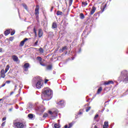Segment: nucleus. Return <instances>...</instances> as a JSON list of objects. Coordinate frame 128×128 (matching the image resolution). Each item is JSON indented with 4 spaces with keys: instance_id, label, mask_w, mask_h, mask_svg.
Instances as JSON below:
<instances>
[{
    "instance_id": "1",
    "label": "nucleus",
    "mask_w": 128,
    "mask_h": 128,
    "mask_svg": "<svg viewBox=\"0 0 128 128\" xmlns=\"http://www.w3.org/2000/svg\"><path fill=\"white\" fill-rule=\"evenodd\" d=\"M42 80L40 79V76L34 77L32 80V86L34 88H41L42 86Z\"/></svg>"
},
{
    "instance_id": "2",
    "label": "nucleus",
    "mask_w": 128,
    "mask_h": 128,
    "mask_svg": "<svg viewBox=\"0 0 128 128\" xmlns=\"http://www.w3.org/2000/svg\"><path fill=\"white\" fill-rule=\"evenodd\" d=\"M119 82H128V71L124 70L121 72L120 76L118 78Z\"/></svg>"
},
{
    "instance_id": "3",
    "label": "nucleus",
    "mask_w": 128,
    "mask_h": 128,
    "mask_svg": "<svg viewBox=\"0 0 128 128\" xmlns=\"http://www.w3.org/2000/svg\"><path fill=\"white\" fill-rule=\"evenodd\" d=\"M43 94L44 96H48V98H46L44 100H50L52 98V91L50 88H45L44 90Z\"/></svg>"
},
{
    "instance_id": "4",
    "label": "nucleus",
    "mask_w": 128,
    "mask_h": 128,
    "mask_svg": "<svg viewBox=\"0 0 128 128\" xmlns=\"http://www.w3.org/2000/svg\"><path fill=\"white\" fill-rule=\"evenodd\" d=\"M44 107L42 105L40 106H36L35 108V110L38 112V114H42L44 112Z\"/></svg>"
},
{
    "instance_id": "5",
    "label": "nucleus",
    "mask_w": 128,
    "mask_h": 128,
    "mask_svg": "<svg viewBox=\"0 0 128 128\" xmlns=\"http://www.w3.org/2000/svg\"><path fill=\"white\" fill-rule=\"evenodd\" d=\"M14 126L16 128H26V126L22 122H15L14 124Z\"/></svg>"
},
{
    "instance_id": "6",
    "label": "nucleus",
    "mask_w": 128,
    "mask_h": 128,
    "mask_svg": "<svg viewBox=\"0 0 128 128\" xmlns=\"http://www.w3.org/2000/svg\"><path fill=\"white\" fill-rule=\"evenodd\" d=\"M58 110L56 109L54 111H49V114H51V116H52V118H56V116H58Z\"/></svg>"
},
{
    "instance_id": "7",
    "label": "nucleus",
    "mask_w": 128,
    "mask_h": 128,
    "mask_svg": "<svg viewBox=\"0 0 128 128\" xmlns=\"http://www.w3.org/2000/svg\"><path fill=\"white\" fill-rule=\"evenodd\" d=\"M28 68H30V64L26 63L24 64V70L25 72H28Z\"/></svg>"
},
{
    "instance_id": "8",
    "label": "nucleus",
    "mask_w": 128,
    "mask_h": 128,
    "mask_svg": "<svg viewBox=\"0 0 128 128\" xmlns=\"http://www.w3.org/2000/svg\"><path fill=\"white\" fill-rule=\"evenodd\" d=\"M35 14H40V6L36 5L35 9Z\"/></svg>"
},
{
    "instance_id": "9",
    "label": "nucleus",
    "mask_w": 128,
    "mask_h": 128,
    "mask_svg": "<svg viewBox=\"0 0 128 128\" xmlns=\"http://www.w3.org/2000/svg\"><path fill=\"white\" fill-rule=\"evenodd\" d=\"M104 86H108V84H114V81H106L104 83Z\"/></svg>"
},
{
    "instance_id": "10",
    "label": "nucleus",
    "mask_w": 128,
    "mask_h": 128,
    "mask_svg": "<svg viewBox=\"0 0 128 128\" xmlns=\"http://www.w3.org/2000/svg\"><path fill=\"white\" fill-rule=\"evenodd\" d=\"M58 104L61 108L64 106V100L60 101Z\"/></svg>"
},
{
    "instance_id": "11",
    "label": "nucleus",
    "mask_w": 128,
    "mask_h": 128,
    "mask_svg": "<svg viewBox=\"0 0 128 128\" xmlns=\"http://www.w3.org/2000/svg\"><path fill=\"white\" fill-rule=\"evenodd\" d=\"M38 34L39 38H42V34H44V33L42 32V28L38 29Z\"/></svg>"
},
{
    "instance_id": "12",
    "label": "nucleus",
    "mask_w": 128,
    "mask_h": 128,
    "mask_svg": "<svg viewBox=\"0 0 128 128\" xmlns=\"http://www.w3.org/2000/svg\"><path fill=\"white\" fill-rule=\"evenodd\" d=\"M28 40V38H26L25 39H24V40L22 41L20 44V46H24V42H26Z\"/></svg>"
},
{
    "instance_id": "13",
    "label": "nucleus",
    "mask_w": 128,
    "mask_h": 128,
    "mask_svg": "<svg viewBox=\"0 0 128 128\" xmlns=\"http://www.w3.org/2000/svg\"><path fill=\"white\" fill-rule=\"evenodd\" d=\"M0 77L2 78H6V74H5V72H4V70H2L0 72Z\"/></svg>"
},
{
    "instance_id": "14",
    "label": "nucleus",
    "mask_w": 128,
    "mask_h": 128,
    "mask_svg": "<svg viewBox=\"0 0 128 128\" xmlns=\"http://www.w3.org/2000/svg\"><path fill=\"white\" fill-rule=\"evenodd\" d=\"M12 58L14 62H18V58L16 56H15V55L12 56Z\"/></svg>"
},
{
    "instance_id": "15",
    "label": "nucleus",
    "mask_w": 128,
    "mask_h": 128,
    "mask_svg": "<svg viewBox=\"0 0 128 128\" xmlns=\"http://www.w3.org/2000/svg\"><path fill=\"white\" fill-rule=\"evenodd\" d=\"M37 60H39L40 64L41 66H44V64H42V58H40V56H38V57H37Z\"/></svg>"
},
{
    "instance_id": "16",
    "label": "nucleus",
    "mask_w": 128,
    "mask_h": 128,
    "mask_svg": "<svg viewBox=\"0 0 128 128\" xmlns=\"http://www.w3.org/2000/svg\"><path fill=\"white\" fill-rule=\"evenodd\" d=\"M96 10V7L93 6L92 8V10L90 12V14L92 16V15L93 14H94Z\"/></svg>"
},
{
    "instance_id": "17",
    "label": "nucleus",
    "mask_w": 128,
    "mask_h": 128,
    "mask_svg": "<svg viewBox=\"0 0 128 128\" xmlns=\"http://www.w3.org/2000/svg\"><path fill=\"white\" fill-rule=\"evenodd\" d=\"M10 30H12V29L10 30H7L4 32V34L5 36H8V34H10Z\"/></svg>"
},
{
    "instance_id": "18",
    "label": "nucleus",
    "mask_w": 128,
    "mask_h": 128,
    "mask_svg": "<svg viewBox=\"0 0 128 128\" xmlns=\"http://www.w3.org/2000/svg\"><path fill=\"white\" fill-rule=\"evenodd\" d=\"M58 28V25L56 24V22H53L52 24V28Z\"/></svg>"
},
{
    "instance_id": "19",
    "label": "nucleus",
    "mask_w": 128,
    "mask_h": 128,
    "mask_svg": "<svg viewBox=\"0 0 128 128\" xmlns=\"http://www.w3.org/2000/svg\"><path fill=\"white\" fill-rule=\"evenodd\" d=\"M8 70H10V66L8 65L6 66V68H5V70H4L5 74H6V72H8Z\"/></svg>"
},
{
    "instance_id": "20",
    "label": "nucleus",
    "mask_w": 128,
    "mask_h": 128,
    "mask_svg": "<svg viewBox=\"0 0 128 128\" xmlns=\"http://www.w3.org/2000/svg\"><path fill=\"white\" fill-rule=\"evenodd\" d=\"M68 48L66 47V46H65L64 47H63L62 49H60V52H64V50H67Z\"/></svg>"
},
{
    "instance_id": "21",
    "label": "nucleus",
    "mask_w": 128,
    "mask_h": 128,
    "mask_svg": "<svg viewBox=\"0 0 128 128\" xmlns=\"http://www.w3.org/2000/svg\"><path fill=\"white\" fill-rule=\"evenodd\" d=\"M102 87L99 88L97 91L98 94H100V92H102Z\"/></svg>"
},
{
    "instance_id": "22",
    "label": "nucleus",
    "mask_w": 128,
    "mask_h": 128,
    "mask_svg": "<svg viewBox=\"0 0 128 128\" xmlns=\"http://www.w3.org/2000/svg\"><path fill=\"white\" fill-rule=\"evenodd\" d=\"M80 18L81 20H84V14L81 13L80 15Z\"/></svg>"
},
{
    "instance_id": "23",
    "label": "nucleus",
    "mask_w": 128,
    "mask_h": 128,
    "mask_svg": "<svg viewBox=\"0 0 128 128\" xmlns=\"http://www.w3.org/2000/svg\"><path fill=\"white\" fill-rule=\"evenodd\" d=\"M52 68V65H49L47 66L46 70H50Z\"/></svg>"
},
{
    "instance_id": "24",
    "label": "nucleus",
    "mask_w": 128,
    "mask_h": 128,
    "mask_svg": "<svg viewBox=\"0 0 128 128\" xmlns=\"http://www.w3.org/2000/svg\"><path fill=\"white\" fill-rule=\"evenodd\" d=\"M28 117L29 118L32 119L34 118V114H28Z\"/></svg>"
},
{
    "instance_id": "25",
    "label": "nucleus",
    "mask_w": 128,
    "mask_h": 128,
    "mask_svg": "<svg viewBox=\"0 0 128 128\" xmlns=\"http://www.w3.org/2000/svg\"><path fill=\"white\" fill-rule=\"evenodd\" d=\"M56 14L57 16H62V12L60 10H58L57 11Z\"/></svg>"
},
{
    "instance_id": "26",
    "label": "nucleus",
    "mask_w": 128,
    "mask_h": 128,
    "mask_svg": "<svg viewBox=\"0 0 128 128\" xmlns=\"http://www.w3.org/2000/svg\"><path fill=\"white\" fill-rule=\"evenodd\" d=\"M34 32L35 34V36H38V34H36V27L34 28Z\"/></svg>"
},
{
    "instance_id": "27",
    "label": "nucleus",
    "mask_w": 128,
    "mask_h": 128,
    "mask_svg": "<svg viewBox=\"0 0 128 128\" xmlns=\"http://www.w3.org/2000/svg\"><path fill=\"white\" fill-rule=\"evenodd\" d=\"M54 128H60V124H55L54 125Z\"/></svg>"
},
{
    "instance_id": "28",
    "label": "nucleus",
    "mask_w": 128,
    "mask_h": 128,
    "mask_svg": "<svg viewBox=\"0 0 128 128\" xmlns=\"http://www.w3.org/2000/svg\"><path fill=\"white\" fill-rule=\"evenodd\" d=\"M22 6L25 8V10H28V6H26V4H22Z\"/></svg>"
},
{
    "instance_id": "29",
    "label": "nucleus",
    "mask_w": 128,
    "mask_h": 128,
    "mask_svg": "<svg viewBox=\"0 0 128 128\" xmlns=\"http://www.w3.org/2000/svg\"><path fill=\"white\" fill-rule=\"evenodd\" d=\"M16 34V30H13L12 32H11L10 34L11 36H14Z\"/></svg>"
},
{
    "instance_id": "30",
    "label": "nucleus",
    "mask_w": 128,
    "mask_h": 128,
    "mask_svg": "<svg viewBox=\"0 0 128 128\" xmlns=\"http://www.w3.org/2000/svg\"><path fill=\"white\" fill-rule=\"evenodd\" d=\"M39 52H40L42 54L44 53V49H42V48H40Z\"/></svg>"
},
{
    "instance_id": "31",
    "label": "nucleus",
    "mask_w": 128,
    "mask_h": 128,
    "mask_svg": "<svg viewBox=\"0 0 128 128\" xmlns=\"http://www.w3.org/2000/svg\"><path fill=\"white\" fill-rule=\"evenodd\" d=\"M82 4H83L84 6H88V2H82Z\"/></svg>"
},
{
    "instance_id": "32",
    "label": "nucleus",
    "mask_w": 128,
    "mask_h": 128,
    "mask_svg": "<svg viewBox=\"0 0 128 128\" xmlns=\"http://www.w3.org/2000/svg\"><path fill=\"white\" fill-rule=\"evenodd\" d=\"M90 108H91L90 106H89V107L87 108L86 109V112H88L90 110Z\"/></svg>"
},
{
    "instance_id": "33",
    "label": "nucleus",
    "mask_w": 128,
    "mask_h": 128,
    "mask_svg": "<svg viewBox=\"0 0 128 128\" xmlns=\"http://www.w3.org/2000/svg\"><path fill=\"white\" fill-rule=\"evenodd\" d=\"M104 126H108V121H106L104 122Z\"/></svg>"
},
{
    "instance_id": "34",
    "label": "nucleus",
    "mask_w": 128,
    "mask_h": 128,
    "mask_svg": "<svg viewBox=\"0 0 128 128\" xmlns=\"http://www.w3.org/2000/svg\"><path fill=\"white\" fill-rule=\"evenodd\" d=\"M48 114L45 113V114H44L43 115V118H48Z\"/></svg>"
},
{
    "instance_id": "35",
    "label": "nucleus",
    "mask_w": 128,
    "mask_h": 128,
    "mask_svg": "<svg viewBox=\"0 0 128 128\" xmlns=\"http://www.w3.org/2000/svg\"><path fill=\"white\" fill-rule=\"evenodd\" d=\"M98 118V114H96L94 118V120H96V118Z\"/></svg>"
},
{
    "instance_id": "36",
    "label": "nucleus",
    "mask_w": 128,
    "mask_h": 128,
    "mask_svg": "<svg viewBox=\"0 0 128 128\" xmlns=\"http://www.w3.org/2000/svg\"><path fill=\"white\" fill-rule=\"evenodd\" d=\"M10 42H12V40H14V37H12L10 38Z\"/></svg>"
},
{
    "instance_id": "37",
    "label": "nucleus",
    "mask_w": 128,
    "mask_h": 128,
    "mask_svg": "<svg viewBox=\"0 0 128 128\" xmlns=\"http://www.w3.org/2000/svg\"><path fill=\"white\" fill-rule=\"evenodd\" d=\"M16 88H18V85L16 84L14 86V90H16Z\"/></svg>"
},
{
    "instance_id": "38",
    "label": "nucleus",
    "mask_w": 128,
    "mask_h": 128,
    "mask_svg": "<svg viewBox=\"0 0 128 128\" xmlns=\"http://www.w3.org/2000/svg\"><path fill=\"white\" fill-rule=\"evenodd\" d=\"M6 84H10V80H7V81H6Z\"/></svg>"
},
{
    "instance_id": "39",
    "label": "nucleus",
    "mask_w": 128,
    "mask_h": 128,
    "mask_svg": "<svg viewBox=\"0 0 128 128\" xmlns=\"http://www.w3.org/2000/svg\"><path fill=\"white\" fill-rule=\"evenodd\" d=\"M6 86V83L3 84L1 86L0 88H4V86Z\"/></svg>"
},
{
    "instance_id": "40",
    "label": "nucleus",
    "mask_w": 128,
    "mask_h": 128,
    "mask_svg": "<svg viewBox=\"0 0 128 128\" xmlns=\"http://www.w3.org/2000/svg\"><path fill=\"white\" fill-rule=\"evenodd\" d=\"M108 128V125L107 126H103V128Z\"/></svg>"
},
{
    "instance_id": "41",
    "label": "nucleus",
    "mask_w": 128,
    "mask_h": 128,
    "mask_svg": "<svg viewBox=\"0 0 128 128\" xmlns=\"http://www.w3.org/2000/svg\"><path fill=\"white\" fill-rule=\"evenodd\" d=\"M5 124H6V122H4L2 124V126H4Z\"/></svg>"
},
{
    "instance_id": "42",
    "label": "nucleus",
    "mask_w": 128,
    "mask_h": 128,
    "mask_svg": "<svg viewBox=\"0 0 128 128\" xmlns=\"http://www.w3.org/2000/svg\"><path fill=\"white\" fill-rule=\"evenodd\" d=\"M6 120V118L4 117L2 118V120L4 121V120Z\"/></svg>"
},
{
    "instance_id": "43",
    "label": "nucleus",
    "mask_w": 128,
    "mask_h": 128,
    "mask_svg": "<svg viewBox=\"0 0 128 128\" xmlns=\"http://www.w3.org/2000/svg\"><path fill=\"white\" fill-rule=\"evenodd\" d=\"M72 4V0H70V4Z\"/></svg>"
},
{
    "instance_id": "44",
    "label": "nucleus",
    "mask_w": 128,
    "mask_h": 128,
    "mask_svg": "<svg viewBox=\"0 0 128 128\" xmlns=\"http://www.w3.org/2000/svg\"><path fill=\"white\" fill-rule=\"evenodd\" d=\"M0 44H2V41L0 37Z\"/></svg>"
},
{
    "instance_id": "45",
    "label": "nucleus",
    "mask_w": 128,
    "mask_h": 128,
    "mask_svg": "<svg viewBox=\"0 0 128 128\" xmlns=\"http://www.w3.org/2000/svg\"><path fill=\"white\" fill-rule=\"evenodd\" d=\"M0 52H2V48H0Z\"/></svg>"
},
{
    "instance_id": "46",
    "label": "nucleus",
    "mask_w": 128,
    "mask_h": 128,
    "mask_svg": "<svg viewBox=\"0 0 128 128\" xmlns=\"http://www.w3.org/2000/svg\"><path fill=\"white\" fill-rule=\"evenodd\" d=\"M14 92H12L10 93V96H12V94H14Z\"/></svg>"
},
{
    "instance_id": "47",
    "label": "nucleus",
    "mask_w": 128,
    "mask_h": 128,
    "mask_svg": "<svg viewBox=\"0 0 128 128\" xmlns=\"http://www.w3.org/2000/svg\"><path fill=\"white\" fill-rule=\"evenodd\" d=\"M36 18H38V14H35Z\"/></svg>"
},
{
    "instance_id": "48",
    "label": "nucleus",
    "mask_w": 128,
    "mask_h": 128,
    "mask_svg": "<svg viewBox=\"0 0 128 128\" xmlns=\"http://www.w3.org/2000/svg\"><path fill=\"white\" fill-rule=\"evenodd\" d=\"M48 80H46L45 84H46V82H48Z\"/></svg>"
},
{
    "instance_id": "49",
    "label": "nucleus",
    "mask_w": 128,
    "mask_h": 128,
    "mask_svg": "<svg viewBox=\"0 0 128 128\" xmlns=\"http://www.w3.org/2000/svg\"><path fill=\"white\" fill-rule=\"evenodd\" d=\"M64 128H68V125H66L64 126Z\"/></svg>"
},
{
    "instance_id": "50",
    "label": "nucleus",
    "mask_w": 128,
    "mask_h": 128,
    "mask_svg": "<svg viewBox=\"0 0 128 128\" xmlns=\"http://www.w3.org/2000/svg\"><path fill=\"white\" fill-rule=\"evenodd\" d=\"M78 114H82V112H78Z\"/></svg>"
},
{
    "instance_id": "51",
    "label": "nucleus",
    "mask_w": 128,
    "mask_h": 128,
    "mask_svg": "<svg viewBox=\"0 0 128 128\" xmlns=\"http://www.w3.org/2000/svg\"><path fill=\"white\" fill-rule=\"evenodd\" d=\"M2 36H4V35L2 34L0 35V38H2Z\"/></svg>"
},
{
    "instance_id": "52",
    "label": "nucleus",
    "mask_w": 128,
    "mask_h": 128,
    "mask_svg": "<svg viewBox=\"0 0 128 128\" xmlns=\"http://www.w3.org/2000/svg\"><path fill=\"white\" fill-rule=\"evenodd\" d=\"M10 112H12V108H11L9 110Z\"/></svg>"
},
{
    "instance_id": "53",
    "label": "nucleus",
    "mask_w": 128,
    "mask_h": 128,
    "mask_svg": "<svg viewBox=\"0 0 128 128\" xmlns=\"http://www.w3.org/2000/svg\"><path fill=\"white\" fill-rule=\"evenodd\" d=\"M22 90L21 89H19V92H20V91Z\"/></svg>"
},
{
    "instance_id": "54",
    "label": "nucleus",
    "mask_w": 128,
    "mask_h": 128,
    "mask_svg": "<svg viewBox=\"0 0 128 128\" xmlns=\"http://www.w3.org/2000/svg\"><path fill=\"white\" fill-rule=\"evenodd\" d=\"M4 100V98L0 99V102H2V100Z\"/></svg>"
},
{
    "instance_id": "55",
    "label": "nucleus",
    "mask_w": 128,
    "mask_h": 128,
    "mask_svg": "<svg viewBox=\"0 0 128 128\" xmlns=\"http://www.w3.org/2000/svg\"><path fill=\"white\" fill-rule=\"evenodd\" d=\"M35 44H38V41L35 42Z\"/></svg>"
},
{
    "instance_id": "56",
    "label": "nucleus",
    "mask_w": 128,
    "mask_h": 128,
    "mask_svg": "<svg viewBox=\"0 0 128 128\" xmlns=\"http://www.w3.org/2000/svg\"><path fill=\"white\" fill-rule=\"evenodd\" d=\"M94 128H98V126H95Z\"/></svg>"
},
{
    "instance_id": "57",
    "label": "nucleus",
    "mask_w": 128,
    "mask_h": 128,
    "mask_svg": "<svg viewBox=\"0 0 128 128\" xmlns=\"http://www.w3.org/2000/svg\"><path fill=\"white\" fill-rule=\"evenodd\" d=\"M52 8H51V12L52 10Z\"/></svg>"
},
{
    "instance_id": "58",
    "label": "nucleus",
    "mask_w": 128,
    "mask_h": 128,
    "mask_svg": "<svg viewBox=\"0 0 128 128\" xmlns=\"http://www.w3.org/2000/svg\"><path fill=\"white\" fill-rule=\"evenodd\" d=\"M20 86H22V84H20Z\"/></svg>"
},
{
    "instance_id": "59",
    "label": "nucleus",
    "mask_w": 128,
    "mask_h": 128,
    "mask_svg": "<svg viewBox=\"0 0 128 128\" xmlns=\"http://www.w3.org/2000/svg\"><path fill=\"white\" fill-rule=\"evenodd\" d=\"M20 96V94H17V96Z\"/></svg>"
},
{
    "instance_id": "60",
    "label": "nucleus",
    "mask_w": 128,
    "mask_h": 128,
    "mask_svg": "<svg viewBox=\"0 0 128 128\" xmlns=\"http://www.w3.org/2000/svg\"><path fill=\"white\" fill-rule=\"evenodd\" d=\"M9 104V106H10L12 104Z\"/></svg>"
},
{
    "instance_id": "61",
    "label": "nucleus",
    "mask_w": 128,
    "mask_h": 128,
    "mask_svg": "<svg viewBox=\"0 0 128 128\" xmlns=\"http://www.w3.org/2000/svg\"><path fill=\"white\" fill-rule=\"evenodd\" d=\"M107 112H108V110H107Z\"/></svg>"
},
{
    "instance_id": "62",
    "label": "nucleus",
    "mask_w": 128,
    "mask_h": 128,
    "mask_svg": "<svg viewBox=\"0 0 128 128\" xmlns=\"http://www.w3.org/2000/svg\"><path fill=\"white\" fill-rule=\"evenodd\" d=\"M72 60H74V58H72Z\"/></svg>"
},
{
    "instance_id": "63",
    "label": "nucleus",
    "mask_w": 128,
    "mask_h": 128,
    "mask_svg": "<svg viewBox=\"0 0 128 128\" xmlns=\"http://www.w3.org/2000/svg\"><path fill=\"white\" fill-rule=\"evenodd\" d=\"M42 98H43V97L42 96Z\"/></svg>"
}]
</instances>
